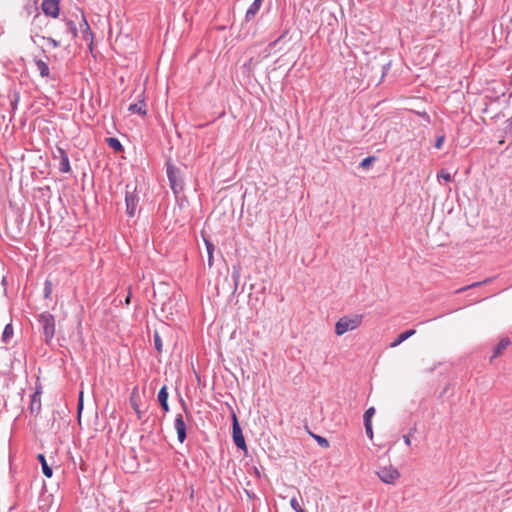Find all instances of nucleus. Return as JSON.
I'll return each instance as SVG.
<instances>
[{"label":"nucleus","mask_w":512,"mask_h":512,"mask_svg":"<svg viewBox=\"0 0 512 512\" xmlns=\"http://www.w3.org/2000/svg\"><path fill=\"white\" fill-rule=\"evenodd\" d=\"M362 320L363 315L360 314L341 317L335 324L336 335L341 336L348 331L355 330L361 325Z\"/></svg>","instance_id":"f257e3e1"},{"label":"nucleus","mask_w":512,"mask_h":512,"mask_svg":"<svg viewBox=\"0 0 512 512\" xmlns=\"http://www.w3.org/2000/svg\"><path fill=\"white\" fill-rule=\"evenodd\" d=\"M38 321L43 330L45 341L49 342L55 335V319L49 312H43L39 315Z\"/></svg>","instance_id":"f03ea898"},{"label":"nucleus","mask_w":512,"mask_h":512,"mask_svg":"<svg viewBox=\"0 0 512 512\" xmlns=\"http://www.w3.org/2000/svg\"><path fill=\"white\" fill-rule=\"evenodd\" d=\"M136 187H132L130 184L126 185L125 192V203H126V213L130 217H134L137 211V206L139 202V197L135 193Z\"/></svg>","instance_id":"7ed1b4c3"},{"label":"nucleus","mask_w":512,"mask_h":512,"mask_svg":"<svg viewBox=\"0 0 512 512\" xmlns=\"http://www.w3.org/2000/svg\"><path fill=\"white\" fill-rule=\"evenodd\" d=\"M377 475L386 484H395L400 477L398 469L392 465L379 467Z\"/></svg>","instance_id":"20e7f679"},{"label":"nucleus","mask_w":512,"mask_h":512,"mask_svg":"<svg viewBox=\"0 0 512 512\" xmlns=\"http://www.w3.org/2000/svg\"><path fill=\"white\" fill-rule=\"evenodd\" d=\"M53 159L59 161V170L63 173H68L71 170L69 157L66 151L61 148L57 147L56 150L53 152Z\"/></svg>","instance_id":"39448f33"},{"label":"nucleus","mask_w":512,"mask_h":512,"mask_svg":"<svg viewBox=\"0 0 512 512\" xmlns=\"http://www.w3.org/2000/svg\"><path fill=\"white\" fill-rule=\"evenodd\" d=\"M41 9L46 16L57 18L60 13V0H43Z\"/></svg>","instance_id":"423d86ee"},{"label":"nucleus","mask_w":512,"mask_h":512,"mask_svg":"<svg viewBox=\"0 0 512 512\" xmlns=\"http://www.w3.org/2000/svg\"><path fill=\"white\" fill-rule=\"evenodd\" d=\"M232 437L235 445L239 449L246 450L245 439L243 437L242 430L239 426V423L235 415H233Z\"/></svg>","instance_id":"0eeeda50"},{"label":"nucleus","mask_w":512,"mask_h":512,"mask_svg":"<svg viewBox=\"0 0 512 512\" xmlns=\"http://www.w3.org/2000/svg\"><path fill=\"white\" fill-rule=\"evenodd\" d=\"M174 427L177 431V438L179 442L183 443L186 439V424L181 414L176 415Z\"/></svg>","instance_id":"6e6552de"},{"label":"nucleus","mask_w":512,"mask_h":512,"mask_svg":"<svg viewBox=\"0 0 512 512\" xmlns=\"http://www.w3.org/2000/svg\"><path fill=\"white\" fill-rule=\"evenodd\" d=\"M40 411H41V392L37 390L31 396L30 412L32 414L37 415V414H39Z\"/></svg>","instance_id":"1a4fd4ad"},{"label":"nucleus","mask_w":512,"mask_h":512,"mask_svg":"<svg viewBox=\"0 0 512 512\" xmlns=\"http://www.w3.org/2000/svg\"><path fill=\"white\" fill-rule=\"evenodd\" d=\"M167 176L170 182V186L175 193L182 189L181 184L177 182L176 171L173 167L169 166L167 168Z\"/></svg>","instance_id":"9d476101"},{"label":"nucleus","mask_w":512,"mask_h":512,"mask_svg":"<svg viewBox=\"0 0 512 512\" xmlns=\"http://www.w3.org/2000/svg\"><path fill=\"white\" fill-rule=\"evenodd\" d=\"M262 4V0H254V2L250 5V7L246 11L245 19L246 21H250L255 15L258 13Z\"/></svg>","instance_id":"9b49d317"},{"label":"nucleus","mask_w":512,"mask_h":512,"mask_svg":"<svg viewBox=\"0 0 512 512\" xmlns=\"http://www.w3.org/2000/svg\"><path fill=\"white\" fill-rule=\"evenodd\" d=\"M128 110L131 113L139 114V115H146V104L144 100H140L138 103H132L129 105Z\"/></svg>","instance_id":"f8f14e48"},{"label":"nucleus","mask_w":512,"mask_h":512,"mask_svg":"<svg viewBox=\"0 0 512 512\" xmlns=\"http://www.w3.org/2000/svg\"><path fill=\"white\" fill-rule=\"evenodd\" d=\"M158 401L164 411H169L168 392L166 386H163L158 393Z\"/></svg>","instance_id":"ddd939ff"},{"label":"nucleus","mask_w":512,"mask_h":512,"mask_svg":"<svg viewBox=\"0 0 512 512\" xmlns=\"http://www.w3.org/2000/svg\"><path fill=\"white\" fill-rule=\"evenodd\" d=\"M415 334V330L414 329H411V330H407L405 332H402L401 334H399L397 336V338L390 344V347L394 348V347H397L398 345H400L402 342H404L405 340H407L408 338H410L411 336H413Z\"/></svg>","instance_id":"4468645a"},{"label":"nucleus","mask_w":512,"mask_h":512,"mask_svg":"<svg viewBox=\"0 0 512 512\" xmlns=\"http://www.w3.org/2000/svg\"><path fill=\"white\" fill-rule=\"evenodd\" d=\"M510 345V340L509 338L507 337H504L502 338L498 344L496 345L495 349H494V353H493V356H492V359L493 358H496L498 357L499 355L502 354V352Z\"/></svg>","instance_id":"2eb2a0df"},{"label":"nucleus","mask_w":512,"mask_h":512,"mask_svg":"<svg viewBox=\"0 0 512 512\" xmlns=\"http://www.w3.org/2000/svg\"><path fill=\"white\" fill-rule=\"evenodd\" d=\"M35 65L37 67V70L40 74L41 77H48L49 74H50V70H49V67L47 65V63L41 59H37L35 60Z\"/></svg>","instance_id":"dca6fc26"},{"label":"nucleus","mask_w":512,"mask_h":512,"mask_svg":"<svg viewBox=\"0 0 512 512\" xmlns=\"http://www.w3.org/2000/svg\"><path fill=\"white\" fill-rule=\"evenodd\" d=\"M38 460L40 461L41 463V467H42V472L43 474L47 477V478H50L52 477L53 475V470L52 468L48 465L46 459H45V456L43 454H39L38 455Z\"/></svg>","instance_id":"f3484780"},{"label":"nucleus","mask_w":512,"mask_h":512,"mask_svg":"<svg viewBox=\"0 0 512 512\" xmlns=\"http://www.w3.org/2000/svg\"><path fill=\"white\" fill-rule=\"evenodd\" d=\"M136 393L137 389L135 388L130 396V404L134 411L136 412L138 419H142L143 412L140 410L137 400L135 398Z\"/></svg>","instance_id":"a211bd4d"},{"label":"nucleus","mask_w":512,"mask_h":512,"mask_svg":"<svg viewBox=\"0 0 512 512\" xmlns=\"http://www.w3.org/2000/svg\"><path fill=\"white\" fill-rule=\"evenodd\" d=\"M14 330L12 324H7L2 333L3 342H7L13 336Z\"/></svg>","instance_id":"6ab92c4d"},{"label":"nucleus","mask_w":512,"mask_h":512,"mask_svg":"<svg viewBox=\"0 0 512 512\" xmlns=\"http://www.w3.org/2000/svg\"><path fill=\"white\" fill-rule=\"evenodd\" d=\"M108 145L113 148L115 151H122L123 146L117 138L110 137L107 139Z\"/></svg>","instance_id":"aec40b11"},{"label":"nucleus","mask_w":512,"mask_h":512,"mask_svg":"<svg viewBox=\"0 0 512 512\" xmlns=\"http://www.w3.org/2000/svg\"><path fill=\"white\" fill-rule=\"evenodd\" d=\"M65 26L67 33L71 34L73 38L77 37V28L72 20L66 21Z\"/></svg>","instance_id":"412c9836"},{"label":"nucleus","mask_w":512,"mask_h":512,"mask_svg":"<svg viewBox=\"0 0 512 512\" xmlns=\"http://www.w3.org/2000/svg\"><path fill=\"white\" fill-rule=\"evenodd\" d=\"M205 244H206L207 253H208V264L211 267L213 265L214 245L207 240H205Z\"/></svg>","instance_id":"4be33fe9"},{"label":"nucleus","mask_w":512,"mask_h":512,"mask_svg":"<svg viewBox=\"0 0 512 512\" xmlns=\"http://www.w3.org/2000/svg\"><path fill=\"white\" fill-rule=\"evenodd\" d=\"M375 414V408L374 407H370L368 408L365 413H364V424L365 423H371V419L373 417V415Z\"/></svg>","instance_id":"5701e85b"},{"label":"nucleus","mask_w":512,"mask_h":512,"mask_svg":"<svg viewBox=\"0 0 512 512\" xmlns=\"http://www.w3.org/2000/svg\"><path fill=\"white\" fill-rule=\"evenodd\" d=\"M290 506L295 512H305L304 509L301 508L296 497H292L290 500Z\"/></svg>","instance_id":"b1692460"},{"label":"nucleus","mask_w":512,"mask_h":512,"mask_svg":"<svg viewBox=\"0 0 512 512\" xmlns=\"http://www.w3.org/2000/svg\"><path fill=\"white\" fill-rule=\"evenodd\" d=\"M154 346L159 353L162 351V340L158 332L154 333Z\"/></svg>","instance_id":"393cba45"},{"label":"nucleus","mask_w":512,"mask_h":512,"mask_svg":"<svg viewBox=\"0 0 512 512\" xmlns=\"http://www.w3.org/2000/svg\"><path fill=\"white\" fill-rule=\"evenodd\" d=\"M375 161V157H372V156H369V157H366L364 158L361 163H360V167L364 168V169H367L371 166V164Z\"/></svg>","instance_id":"a878e982"},{"label":"nucleus","mask_w":512,"mask_h":512,"mask_svg":"<svg viewBox=\"0 0 512 512\" xmlns=\"http://www.w3.org/2000/svg\"><path fill=\"white\" fill-rule=\"evenodd\" d=\"M314 438L321 447H323V448L329 447V442L326 438L319 436V435H314Z\"/></svg>","instance_id":"bb28decb"},{"label":"nucleus","mask_w":512,"mask_h":512,"mask_svg":"<svg viewBox=\"0 0 512 512\" xmlns=\"http://www.w3.org/2000/svg\"><path fill=\"white\" fill-rule=\"evenodd\" d=\"M232 278L234 280L235 287H237L240 279V269L238 267H233Z\"/></svg>","instance_id":"cd10ccee"},{"label":"nucleus","mask_w":512,"mask_h":512,"mask_svg":"<svg viewBox=\"0 0 512 512\" xmlns=\"http://www.w3.org/2000/svg\"><path fill=\"white\" fill-rule=\"evenodd\" d=\"M52 293V283L50 281H46L44 285V296L45 298L50 297Z\"/></svg>","instance_id":"c85d7f7f"},{"label":"nucleus","mask_w":512,"mask_h":512,"mask_svg":"<svg viewBox=\"0 0 512 512\" xmlns=\"http://www.w3.org/2000/svg\"><path fill=\"white\" fill-rule=\"evenodd\" d=\"M438 178H441L447 182L451 181L452 180V176L449 172H447L446 170H441L439 173H438Z\"/></svg>","instance_id":"c756f323"},{"label":"nucleus","mask_w":512,"mask_h":512,"mask_svg":"<svg viewBox=\"0 0 512 512\" xmlns=\"http://www.w3.org/2000/svg\"><path fill=\"white\" fill-rule=\"evenodd\" d=\"M365 431L367 436L372 439L373 438V430H372V423H365Z\"/></svg>","instance_id":"7c9ffc66"},{"label":"nucleus","mask_w":512,"mask_h":512,"mask_svg":"<svg viewBox=\"0 0 512 512\" xmlns=\"http://www.w3.org/2000/svg\"><path fill=\"white\" fill-rule=\"evenodd\" d=\"M82 409H83V392L81 391L79 393V399H78V405H77L78 415L81 414Z\"/></svg>","instance_id":"2f4dec72"},{"label":"nucleus","mask_w":512,"mask_h":512,"mask_svg":"<svg viewBox=\"0 0 512 512\" xmlns=\"http://www.w3.org/2000/svg\"><path fill=\"white\" fill-rule=\"evenodd\" d=\"M444 139H445L444 136L437 137L436 142H435V147L437 149H440L442 147V145L444 143Z\"/></svg>","instance_id":"473e14b6"},{"label":"nucleus","mask_w":512,"mask_h":512,"mask_svg":"<svg viewBox=\"0 0 512 512\" xmlns=\"http://www.w3.org/2000/svg\"><path fill=\"white\" fill-rule=\"evenodd\" d=\"M54 48H57L60 46V43L59 41L55 40L54 38L52 37H47L45 38Z\"/></svg>","instance_id":"72a5a7b5"},{"label":"nucleus","mask_w":512,"mask_h":512,"mask_svg":"<svg viewBox=\"0 0 512 512\" xmlns=\"http://www.w3.org/2000/svg\"><path fill=\"white\" fill-rule=\"evenodd\" d=\"M505 131L508 134H512V116L507 120Z\"/></svg>","instance_id":"f704fd0d"},{"label":"nucleus","mask_w":512,"mask_h":512,"mask_svg":"<svg viewBox=\"0 0 512 512\" xmlns=\"http://www.w3.org/2000/svg\"><path fill=\"white\" fill-rule=\"evenodd\" d=\"M480 284H481V282H475V283H473V284H471V285H469V286H467V287H465V288H461V289H459L458 291H459V292H460V291H464V290H466V289H469V288H472V287L479 286Z\"/></svg>","instance_id":"c9c22d12"},{"label":"nucleus","mask_w":512,"mask_h":512,"mask_svg":"<svg viewBox=\"0 0 512 512\" xmlns=\"http://www.w3.org/2000/svg\"><path fill=\"white\" fill-rule=\"evenodd\" d=\"M403 440H404V442H405V444H406L407 446H410V445H411V440H410V436H409V435H404V436H403Z\"/></svg>","instance_id":"e433bc0d"},{"label":"nucleus","mask_w":512,"mask_h":512,"mask_svg":"<svg viewBox=\"0 0 512 512\" xmlns=\"http://www.w3.org/2000/svg\"><path fill=\"white\" fill-rule=\"evenodd\" d=\"M83 21H84V25L86 26V32L89 33V34H92L91 30H90V27H89V25H88V23H87L85 18L83 19Z\"/></svg>","instance_id":"4c0bfd02"},{"label":"nucleus","mask_w":512,"mask_h":512,"mask_svg":"<svg viewBox=\"0 0 512 512\" xmlns=\"http://www.w3.org/2000/svg\"><path fill=\"white\" fill-rule=\"evenodd\" d=\"M280 39H281V37H280L279 39H277L276 41H274V42L272 43V45H276V44H277V42H278Z\"/></svg>","instance_id":"58836bf2"},{"label":"nucleus","mask_w":512,"mask_h":512,"mask_svg":"<svg viewBox=\"0 0 512 512\" xmlns=\"http://www.w3.org/2000/svg\"><path fill=\"white\" fill-rule=\"evenodd\" d=\"M129 301H130V296H128V297L126 298V303L128 304V303H129Z\"/></svg>","instance_id":"ea45409f"}]
</instances>
